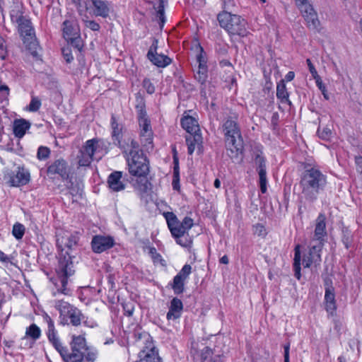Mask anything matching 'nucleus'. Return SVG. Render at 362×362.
<instances>
[{"instance_id": "obj_51", "label": "nucleus", "mask_w": 362, "mask_h": 362, "mask_svg": "<svg viewBox=\"0 0 362 362\" xmlns=\"http://www.w3.org/2000/svg\"><path fill=\"white\" fill-rule=\"evenodd\" d=\"M122 308L127 316H132L134 313V305L132 302L123 303Z\"/></svg>"}, {"instance_id": "obj_39", "label": "nucleus", "mask_w": 362, "mask_h": 362, "mask_svg": "<svg viewBox=\"0 0 362 362\" xmlns=\"http://www.w3.org/2000/svg\"><path fill=\"white\" fill-rule=\"evenodd\" d=\"M25 233V226L19 223H16L13 226L12 234L17 239L21 240Z\"/></svg>"}, {"instance_id": "obj_53", "label": "nucleus", "mask_w": 362, "mask_h": 362, "mask_svg": "<svg viewBox=\"0 0 362 362\" xmlns=\"http://www.w3.org/2000/svg\"><path fill=\"white\" fill-rule=\"evenodd\" d=\"M221 1H222V6L223 8V11L222 12H225V11L231 12L233 7L235 5L234 0H221Z\"/></svg>"}, {"instance_id": "obj_6", "label": "nucleus", "mask_w": 362, "mask_h": 362, "mask_svg": "<svg viewBox=\"0 0 362 362\" xmlns=\"http://www.w3.org/2000/svg\"><path fill=\"white\" fill-rule=\"evenodd\" d=\"M217 19L221 28L230 35L245 36L247 35L246 22L240 16L232 14L230 11L220 13Z\"/></svg>"}, {"instance_id": "obj_64", "label": "nucleus", "mask_w": 362, "mask_h": 362, "mask_svg": "<svg viewBox=\"0 0 362 362\" xmlns=\"http://www.w3.org/2000/svg\"><path fill=\"white\" fill-rule=\"evenodd\" d=\"M355 163L357 172L362 173V156H356L355 158Z\"/></svg>"}, {"instance_id": "obj_7", "label": "nucleus", "mask_w": 362, "mask_h": 362, "mask_svg": "<svg viewBox=\"0 0 362 362\" xmlns=\"http://www.w3.org/2000/svg\"><path fill=\"white\" fill-rule=\"evenodd\" d=\"M297 6L304 18L308 28L313 30H318L320 23L317 13L308 0H297Z\"/></svg>"}, {"instance_id": "obj_50", "label": "nucleus", "mask_w": 362, "mask_h": 362, "mask_svg": "<svg viewBox=\"0 0 362 362\" xmlns=\"http://www.w3.org/2000/svg\"><path fill=\"white\" fill-rule=\"evenodd\" d=\"M142 85L148 94H153L155 92V86L150 79L144 78Z\"/></svg>"}, {"instance_id": "obj_2", "label": "nucleus", "mask_w": 362, "mask_h": 362, "mask_svg": "<svg viewBox=\"0 0 362 362\" xmlns=\"http://www.w3.org/2000/svg\"><path fill=\"white\" fill-rule=\"evenodd\" d=\"M327 184V176L314 167L305 168L300 175L299 185L302 197L309 203L315 202Z\"/></svg>"}, {"instance_id": "obj_27", "label": "nucleus", "mask_w": 362, "mask_h": 362, "mask_svg": "<svg viewBox=\"0 0 362 362\" xmlns=\"http://www.w3.org/2000/svg\"><path fill=\"white\" fill-rule=\"evenodd\" d=\"M325 309L327 313L333 315L337 309L334 289L328 288L325 293Z\"/></svg>"}, {"instance_id": "obj_34", "label": "nucleus", "mask_w": 362, "mask_h": 362, "mask_svg": "<svg viewBox=\"0 0 362 362\" xmlns=\"http://www.w3.org/2000/svg\"><path fill=\"white\" fill-rule=\"evenodd\" d=\"M276 97L281 103L288 101V93L286 90L284 80H281L276 86Z\"/></svg>"}, {"instance_id": "obj_52", "label": "nucleus", "mask_w": 362, "mask_h": 362, "mask_svg": "<svg viewBox=\"0 0 362 362\" xmlns=\"http://www.w3.org/2000/svg\"><path fill=\"white\" fill-rule=\"evenodd\" d=\"M193 219L190 217L186 216L180 225L188 233V230L193 226Z\"/></svg>"}, {"instance_id": "obj_41", "label": "nucleus", "mask_w": 362, "mask_h": 362, "mask_svg": "<svg viewBox=\"0 0 362 362\" xmlns=\"http://www.w3.org/2000/svg\"><path fill=\"white\" fill-rule=\"evenodd\" d=\"M41 105V100L37 97L32 95L31 100L27 107V110L33 112H37L40 110Z\"/></svg>"}, {"instance_id": "obj_18", "label": "nucleus", "mask_w": 362, "mask_h": 362, "mask_svg": "<svg viewBox=\"0 0 362 362\" xmlns=\"http://www.w3.org/2000/svg\"><path fill=\"white\" fill-rule=\"evenodd\" d=\"M63 36L66 40L80 33V28L77 20L72 16L63 22Z\"/></svg>"}, {"instance_id": "obj_1", "label": "nucleus", "mask_w": 362, "mask_h": 362, "mask_svg": "<svg viewBox=\"0 0 362 362\" xmlns=\"http://www.w3.org/2000/svg\"><path fill=\"white\" fill-rule=\"evenodd\" d=\"M79 238L77 234H71L67 237L58 238L57 239V245L62 251V254L59 258L58 266L56 268L57 278L54 284L57 291L53 293L54 296L57 293H62L66 296L71 295V289L69 286V277L74 275L75 271L74 269V264L72 257L69 251L63 253L64 247L68 250H71L77 245Z\"/></svg>"}, {"instance_id": "obj_4", "label": "nucleus", "mask_w": 362, "mask_h": 362, "mask_svg": "<svg viewBox=\"0 0 362 362\" xmlns=\"http://www.w3.org/2000/svg\"><path fill=\"white\" fill-rule=\"evenodd\" d=\"M226 137L227 153L232 159H237L243 154V141L236 118L230 117L223 124Z\"/></svg>"}, {"instance_id": "obj_28", "label": "nucleus", "mask_w": 362, "mask_h": 362, "mask_svg": "<svg viewBox=\"0 0 362 362\" xmlns=\"http://www.w3.org/2000/svg\"><path fill=\"white\" fill-rule=\"evenodd\" d=\"M18 32L21 35L27 39H32L34 35V30L30 20L24 18L18 23Z\"/></svg>"}, {"instance_id": "obj_26", "label": "nucleus", "mask_w": 362, "mask_h": 362, "mask_svg": "<svg viewBox=\"0 0 362 362\" xmlns=\"http://www.w3.org/2000/svg\"><path fill=\"white\" fill-rule=\"evenodd\" d=\"M181 125L189 134H199V126L198 122L192 116H185L181 119Z\"/></svg>"}, {"instance_id": "obj_48", "label": "nucleus", "mask_w": 362, "mask_h": 362, "mask_svg": "<svg viewBox=\"0 0 362 362\" xmlns=\"http://www.w3.org/2000/svg\"><path fill=\"white\" fill-rule=\"evenodd\" d=\"M315 80V83H316L317 86L320 90V91L322 92V94L323 95L325 99L327 100H329V95L327 93V90L326 86L322 83V81L321 78L320 77V78H316Z\"/></svg>"}, {"instance_id": "obj_43", "label": "nucleus", "mask_w": 362, "mask_h": 362, "mask_svg": "<svg viewBox=\"0 0 362 362\" xmlns=\"http://www.w3.org/2000/svg\"><path fill=\"white\" fill-rule=\"evenodd\" d=\"M141 141L147 149L153 148V134H140Z\"/></svg>"}, {"instance_id": "obj_17", "label": "nucleus", "mask_w": 362, "mask_h": 362, "mask_svg": "<svg viewBox=\"0 0 362 362\" xmlns=\"http://www.w3.org/2000/svg\"><path fill=\"white\" fill-rule=\"evenodd\" d=\"M107 185L113 192L123 191L126 187V184L122 180V172L114 171L108 177L107 180Z\"/></svg>"}, {"instance_id": "obj_36", "label": "nucleus", "mask_w": 362, "mask_h": 362, "mask_svg": "<svg viewBox=\"0 0 362 362\" xmlns=\"http://www.w3.org/2000/svg\"><path fill=\"white\" fill-rule=\"evenodd\" d=\"M207 72V66H198V70L194 74V78L201 85H204L206 83L208 78Z\"/></svg>"}, {"instance_id": "obj_46", "label": "nucleus", "mask_w": 362, "mask_h": 362, "mask_svg": "<svg viewBox=\"0 0 362 362\" xmlns=\"http://www.w3.org/2000/svg\"><path fill=\"white\" fill-rule=\"evenodd\" d=\"M317 134L320 139L329 141L332 137V131L329 127H324L322 129L319 127Z\"/></svg>"}, {"instance_id": "obj_33", "label": "nucleus", "mask_w": 362, "mask_h": 362, "mask_svg": "<svg viewBox=\"0 0 362 362\" xmlns=\"http://www.w3.org/2000/svg\"><path fill=\"white\" fill-rule=\"evenodd\" d=\"M135 108L137 112V117L139 121L148 119L146 111L145 101L142 98H136V104Z\"/></svg>"}, {"instance_id": "obj_38", "label": "nucleus", "mask_w": 362, "mask_h": 362, "mask_svg": "<svg viewBox=\"0 0 362 362\" xmlns=\"http://www.w3.org/2000/svg\"><path fill=\"white\" fill-rule=\"evenodd\" d=\"M68 42L71 44L74 48H76L78 51H81L83 47V41L81 37V34H78L66 40Z\"/></svg>"}, {"instance_id": "obj_8", "label": "nucleus", "mask_w": 362, "mask_h": 362, "mask_svg": "<svg viewBox=\"0 0 362 362\" xmlns=\"http://www.w3.org/2000/svg\"><path fill=\"white\" fill-rule=\"evenodd\" d=\"M71 167L65 159L59 158L47 165V173L48 176L53 177L58 176L62 180H68L71 179Z\"/></svg>"}, {"instance_id": "obj_59", "label": "nucleus", "mask_w": 362, "mask_h": 362, "mask_svg": "<svg viewBox=\"0 0 362 362\" xmlns=\"http://www.w3.org/2000/svg\"><path fill=\"white\" fill-rule=\"evenodd\" d=\"M158 43V40L156 38H153L152 45H151V47L148 51V53H147V58L153 55V54L157 53Z\"/></svg>"}, {"instance_id": "obj_5", "label": "nucleus", "mask_w": 362, "mask_h": 362, "mask_svg": "<svg viewBox=\"0 0 362 362\" xmlns=\"http://www.w3.org/2000/svg\"><path fill=\"white\" fill-rule=\"evenodd\" d=\"M54 306L59 313V323L62 325L71 324L77 327L85 318L79 309L64 300H55Z\"/></svg>"}, {"instance_id": "obj_35", "label": "nucleus", "mask_w": 362, "mask_h": 362, "mask_svg": "<svg viewBox=\"0 0 362 362\" xmlns=\"http://www.w3.org/2000/svg\"><path fill=\"white\" fill-rule=\"evenodd\" d=\"M40 329L35 324H32L28 327H27L25 332V337L23 338V340H24L26 337H29L35 341L37 339H38L40 337Z\"/></svg>"}, {"instance_id": "obj_24", "label": "nucleus", "mask_w": 362, "mask_h": 362, "mask_svg": "<svg viewBox=\"0 0 362 362\" xmlns=\"http://www.w3.org/2000/svg\"><path fill=\"white\" fill-rule=\"evenodd\" d=\"M183 310V303L180 299L177 297L173 298L170 301L169 310L166 317L168 320H175L181 317Z\"/></svg>"}, {"instance_id": "obj_14", "label": "nucleus", "mask_w": 362, "mask_h": 362, "mask_svg": "<svg viewBox=\"0 0 362 362\" xmlns=\"http://www.w3.org/2000/svg\"><path fill=\"white\" fill-rule=\"evenodd\" d=\"M110 127L112 129L111 137L113 144L127 153L125 147L122 144L123 137L124 125L122 123L119 122V119L114 114L111 116Z\"/></svg>"}, {"instance_id": "obj_30", "label": "nucleus", "mask_w": 362, "mask_h": 362, "mask_svg": "<svg viewBox=\"0 0 362 362\" xmlns=\"http://www.w3.org/2000/svg\"><path fill=\"white\" fill-rule=\"evenodd\" d=\"M187 145L188 154L192 155L195 149V146L202 143V136L200 134H189L185 138Z\"/></svg>"}, {"instance_id": "obj_3", "label": "nucleus", "mask_w": 362, "mask_h": 362, "mask_svg": "<svg viewBox=\"0 0 362 362\" xmlns=\"http://www.w3.org/2000/svg\"><path fill=\"white\" fill-rule=\"evenodd\" d=\"M71 351L64 348L61 356L64 362H83L84 358L88 361H95L98 356V351L87 344L83 335H72L70 341Z\"/></svg>"}, {"instance_id": "obj_10", "label": "nucleus", "mask_w": 362, "mask_h": 362, "mask_svg": "<svg viewBox=\"0 0 362 362\" xmlns=\"http://www.w3.org/2000/svg\"><path fill=\"white\" fill-rule=\"evenodd\" d=\"M4 179L11 187H21L27 185L30 180V174L23 166H18L15 170L8 172Z\"/></svg>"}, {"instance_id": "obj_63", "label": "nucleus", "mask_w": 362, "mask_h": 362, "mask_svg": "<svg viewBox=\"0 0 362 362\" xmlns=\"http://www.w3.org/2000/svg\"><path fill=\"white\" fill-rule=\"evenodd\" d=\"M150 253L151 254L154 262H161L163 260L161 258V255L157 252L155 247H152L150 249Z\"/></svg>"}, {"instance_id": "obj_54", "label": "nucleus", "mask_w": 362, "mask_h": 362, "mask_svg": "<svg viewBox=\"0 0 362 362\" xmlns=\"http://www.w3.org/2000/svg\"><path fill=\"white\" fill-rule=\"evenodd\" d=\"M212 355H213L212 350L209 347L206 346L202 351V354H201V358H202V362L206 361L208 359V358H210V359H211L213 357Z\"/></svg>"}, {"instance_id": "obj_19", "label": "nucleus", "mask_w": 362, "mask_h": 362, "mask_svg": "<svg viewBox=\"0 0 362 362\" xmlns=\"http://www.w3.org/2000/svg\"><path fill=\"white\" fill-rule=\"evenodd\" d=\"M325 220V216L320 214L316 219L314 238L312 240L313 243L322 242L324 243V237L327 235Z\"/></svg>"}, {"instance_id": "obj_62", "label": "nucleus", "mask_w": 362, "mask_h": 362, "mask_svg": "<svg viewBox=\"0 0 362 362\" xmlns=\"http://www.w3.org/2000/svg\"><path fill=\"white\" fill-rule=\"evenodd\" d=\"M12 256H8L4 252L0 250V262L6 264L8 263H12Z\"/></svg>"}, {"instance_id": "obj_23", "label": "nucleus", "mask_w": 362, "mask_h": 362, "mask_svg": "<svg viewBox=\"0 0 362 362\" xmlns=\"http://www.w3.org/2000/svg\"><path fill=\"white\" fill-rule=\"evenodd\" d=\"M140 360L136 362H161V358L158 356L156 347L150 344L149 346H146L140 353Z\"/></svg>"}, {"instance_id": "obj_44", "label": "nucleus", "mask_w": 362, "mask_h": 362, "mask_svg": "<svg viewBox=\"0 0 362 362\" xmlns=\"http://www.w3.org/2000/svg\"><path fill=\"white\" fill-rule=\"evenodd\" d=\"M129 150V157H132L134 154L140 155L143 153L142 150L139 148V144L134 139L131 140Z\"/></svg>"}, {"instance_id": "obj_37", "label": "nucleus", "mask_w": 362, "mask_h": 362, "mask_svg": "<svg viewBox=\"0 0 362 362\" xmlns=\"http://www.w3.org/2000/svg\"><path fill=\"white\" fill-rule=\"evenodd\" d=\"M77 159L78 167H88L90 165L93 158L87 154L83 153V152L79 150Z\"/></svg>"}, {"instance_id": "obj_57", "label": "nucleus", "mask_w": 362, "mask_h": 362, "mask_svg": "<svg viewBox=\"0 0 362 362\" xmlns=\"http://www.w3.org/2000/svg\"><path fill=\"white\" fill-rule=\"evenodd\" d=\"M254 233L258 236H262L266 235V229L262 224L257 223L253 226Z\"/></svg>"}, {"instance_id": "obj_56", "label": "nucleus", "mask_w": 362, "mask_h": 362, "mask_svg": "<svg viewBox=\"0 0 362 362\" xmlns=\"http://www.w3.org/2000/svg\"><path fill=\"white\" fill-rule=\"evenodd\" d=\"M306 62H307L309 71H310L312 76L313 77V78L316 79V78H320V76L318 75L317 71L316 69L315 68V66L312 63L311 60L310 59H307Z\"/></svg>"}, {"instance_id": "obj_20", "label": "nucleus", "mask_w": 362, "mask_h": 362, "mask_svg": "<svg viewBox=\"0 0 362 362\" xmlns=\"http://www.w3.org/2000/svg\"><path fill=\"white\" fill-rule=\"evenodd\" d=\"M93 5V13L95 16L106 18L109 16L111 3L104 0H90Z\"/></svg>"}, {"instance_id": "obj_31", "label": "nucleus", "mask_w": 362, "mask_h": 362, "mask_svg": "<svg viewBox=\"0 0 362 362\" xmlns=\"http://www.w3.org/2000/svg\"><path fill=\"white\" fill-rule=\"evenodd\" d=\"M98 142L97 139H89L86 141L80 151H81L83 153L87 154L93 158V155L97 150Z\"/></svg>"}, {"instance_id": "obj_13", "label": "nucleus", "mask_w": 362, "mask_h": 362, "mask_svg": "<svg viewBox=\"0 0 362 362\" xmlns=\"http://www.w3.org/2000/svg\"><path fill=\"white\" fill-rule=\"evenodd\" d=\"M192 272V267L189 264H185L179 273L173 278L171 287L176 295L181 294L185 291V284Z\"/></svg>"}, {"instance_id": "obj_25", "label": "nucleus", "mask_w": 362, "mask_h": 362, "mask_svg": "<svg viewBox=\"0 0 362 362\" xmlns=\"http://www.w3.org/2000/svg\"><path fill=\"white\" fill-rule=\"evenodd\" d=\"M31 123L25 119H16L13 122V132L16 137L21 139L30 129Z\"/></svg>"}, {"instance_id": "obj_40", "label": "nucleus", "mask_w": 362, "mask_h": 362, "mask_svg": "<svg viewBox=\"0 0 362 362\" xmlns=\"http://www.w3.org/2000/svg\"><path fill=\"white\" fill-rule=\"evenodd\" d=\"M176 242L177 244L184 247H190L192 244V240L187 232V233H185V235H183L182 236L177 238Z\"/></svg>"}, {"instance_id": "obj_11", "label": "nucleus", "mask_w": 362, "mask_h": 362, "mask_svg": "<svg viewBox=\"0 0 362 362\" xmlns=\"http://www.w3.org/2000/svg\"><path fill=\"white\" fill-rule=\"evenodd\" d=\"M323 243H310V247L307 254H305L303 258V264L304 267H310L312 264L319 265L321 262L320 252L323 247Z\"/></svg>"}, {"instance_id": "obj_45", "label": "nucleus", "mask_w": 362, "mask_h": 362, "mask_svg": "<svg viewBox=\"0 0 362 362\" xmlns=\"http://www.w3.org/2000/svg\"><path fill=\"white\" fill-rule=\"evenodd\" d=\"M10 16H11V21L13 23H16L17 24L19 22H21L23 19L25 18L23 16V12L18 8L12 9L11 11Z\"/></svg>"}, {"instance_id": "obj_60", "label": "nucleus", "mask_w": 362, "mask_h": 362, "mask_svg": "<svg viewBox=\"0 0 362 362\" xmlns=\"http://www.w3.org/2000/svg\"><path fill=\"white\" fill-rule=\"evenodd\" d=\"M62 54L64 59L66 60L67 63H71L73 61L74 57L72 56L71 50L69 48H63Z\"/></svg>"}, {"instance_id": "obj_49", "label": "nucleus", "mask_w": 362, "mask_h": 362, "mask_svg": "<svg viewBox=\"0 0 362 362\" xmlns=\"http://www.w3.org/2000/svg\"><path fill=\"white\" fill-rule=\"evenodd\" d=\"M8 55L7 46L4 39L0 38V59L4 60Z\"/></svg>"}, {"instance_id": "obj_22", "label": "nucleus", "mask_w": 362, "mask_h": 362, "mask_svg": "<svg viewBox=\"0 0 362 362\" xmlns=\"http://www.w3.org/2000/svg\"><path fill=\"white\" fill-rule=\"evenodd\" d=\"M137 179L134 185L139 196L144 199L147 197L151 189V184L146 177V175L137 176Z\"/></svg>"}, {"instance_id": "obj_15", "label": "nucleus", "mask_w": 362, "mask_h": 362, "mask_svg": "<svg viewBox=\"0 0 362 362\" xmlns=\"http://www.w3.org/2000/svg\"><path fill=\"white\" fill-rule=\"evenodd\" d=\"M44 319L47 323V338L49 342L61 355V353L63 352L65 346L62 345L59 338L57 336V331L55 330L54 328V321L47 313H45V315H44Z\"/></svg>"}, {"instance_id": "obj_47", "label": "nucleus", "mask_w": 362, "mask_h": 362, "mask_svg": "<svg viewBox=\"0 0 362 362\" xmlns=\"http://www.w3.org/2000/svg\"><path fill=\"white\" fill-rule=\"evenodd\" d=\"M50 150L45 146H40L38 148L37 157L39 160H45L49 158Z\"/></svg>"}, {"instance_id": "obj_21", "label": "nucleus", "mask_w": 362, "mask_h": 362, "mask_svg": "<svg viewBox=\"0 0 362 362\" xmlns=\"http://www.w3.org/2000/svg\"><path fill=\"white\" fill-rule=\"evenodd\" d=\"M166 219L171 234L175 239L187 233V231L180 225L173 213H168Z\"/></svg>"}, {"instance_id": "obj_32", "label": "nucleus", "mask_w": 362, "mask_h": 362, "mask_svg": "<svg viewBox=\"0 0 362 362\" xmlns=\"http://www.w3.org/2000/svg\"><path fill=\"white\" fill-rule=\"evenodd\" d=\"M293 271L295 277L300 280V246L298 245L295 247V254L293 259Z\"/></svg>"}, {"instance_id": "obj_55", "label": "nucleus", "mask_w": 362, "mask_h": 362, "mask_svg": "<svg viewBox=\"0 0 362 362\" xmlns=\"http://www.w3.org/2000/svg\"><path fill=\"white\" fill-rule=\"evenodd\" d=\"M199 49L200 52L197 56V62L199 63V66H207L206 61L203 55L204 49L200 45H199Z\"/></svg>"}, {"instance_id": "obj_12", "label": "nucleus", "mask_w": 362, "mask_h": 362, "mask_svg": "<svg viewBox=\"0 0 362 362\" xmlns=\"http://www.w3.org/2000/svg\"><path fill=\"white\" fill-rule=\"evenodd\" d=\"M254 161L259 177L260 191L262 194H264L267 190L266 159L262 156V152H257L255 155Z\"/></svg>"}, {"instance_id": "obj_29", "label": "nucleus", "mask_w": 362, "mask_h": 362, "mask_svg": "<svg viewBox=\"0 0 362 362\" xmlns=\"http://www.w3.org/2000/svg\"><path fill=\"white\" fill-rule=\"evenodd\" d=\"M148 59L155 66L164 68L171 64L172 59L168 56L163 54L155 53L149 57Z\"/></svg>"}, {"instance_id": "obj_58", "label": "nucleus", "mask_w": 362, "mask_h": 362, "mask_svg": "<svg viewBox=\"0 0 362 362\" xmlns=\"http://www.w3.org/2000/svg\"><path fill=\"white\" fill-rule=\"evenodd\" d=\"M85 25L93 31H98L100 25L95 21H85Z\"/></svg>"}, {"instance_id": "obj_16", "label": "nucleus", "mask_w": 362, "mask_h": 362, "mask_svg": "<svg viewBox=\"0 0 362 362\" xmlns=\"http://www.w3.org/2000/svg\"><path fill=\"white\" fill-rule=\"evenodd\" d=\"M115 245L114 239L110 236L95 235L91 241L93 251L96 253H101Z\"/></svg>"}, {"instance_id": "obj_42", "label": "nucleus", "mask_w": 362, "mask_h": 362, "mask_svg": "<svg viewBox=\"0 0 362 362\" xmlns=\"http://www.w3.org/2000/svg\"><path fill=\"white\" fill-rule=\"evenodd\" d=\"M139 124L141 128L140 134H153L149 119L139 121Z\"/></svg>"}, {"instance_id": "obj_61", "label": "nucleus", "mask_w": 362, "mask_h": 362, "mask_svg": "<svg viewBox=\"0 0 362 362\" xmlns=\"http://www.w3.org/2000/svg\"><path fill=\"white\" fill-rule=\"evenodd\" d=\"M28 49L30 51L31 54L36 58H38L40 54L37 51V43L35 42H31L29 45Z\"/></svg>"}, {"instance_id": "obj_9", "label": "nucleus", "mask_w": 362, "mask_h": 362, "mask_svg": "<svg viewBox=\"0 0 362 362\" xmlns=\"http://www.w3.org/2000/svg\"><path fill=\"white\" fill-rule=\"evenodd\" d=\"M129 172L134 176L147 175L149 172V163L144 153L134 154L127 158Z\"/></svg>"}]
</instances>
